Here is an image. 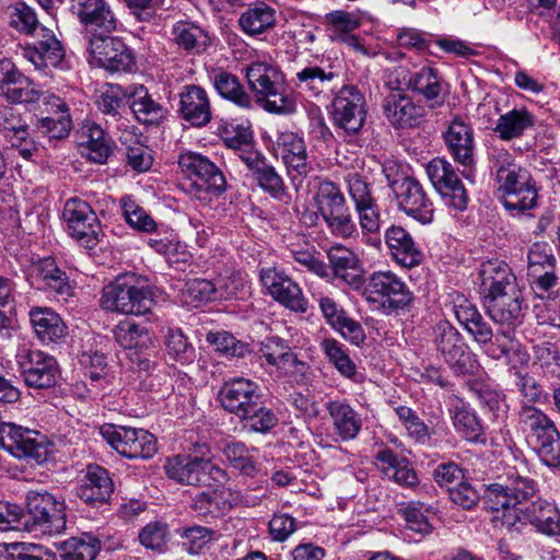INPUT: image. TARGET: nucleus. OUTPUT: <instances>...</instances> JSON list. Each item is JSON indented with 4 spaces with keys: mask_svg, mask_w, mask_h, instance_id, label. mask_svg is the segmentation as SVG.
Listing matches in <instances>:
<instances>
[{
    "mask_svg": "<svg viewBox=\"0 0 560 560\" xmlns=\"http://www.w3.org/2000/svg\"><path fill=\"white\" fill-rule=\"evenodd\" d=\"M492 163L504 208L513 215L535 208L538 195L529 172L505 149L493 151Z\"/></svg>",
    "mask_w": 560,
    "mask_h": 560,
    "instance_id": "f257e3e1",
    "label": "nucleus"
},
{
    "mask_svg": "<svg viewBox=\"0 0 560 560\" xmlns=\"http://www.w3.org/2000/svg\"><path fill=\"white\" fill-rule=\"evenodd\" d=\"M249 89L257 102L271 114L289 115L295 112V100L283 88L280 69L267 61H254L246 68Z\"/></svg>",
    "mask_w": 560,
    "mask_h": 560,
    "instance_id": "f03ea898",
    "label": "nucleus"
},
{
    "mask_svg": "<svg viewBox=\"0 0 560 560\" xmlns=\"http://www.w3.org/2000/svg\"><path fill=\"white\" fill-rule=\"evenodd\" d=\"M359 292L372 311L384 315L398 313L413 300L407 283L390 270L373 271L364 278V284Z\"/></svg>",
    "mask_w": 560,
    "mask_h": 560,
    "instance_id": "7ed1b4c3",
    "label": "nucleus"
},
{
    "mask_svg": "<svg viewBox=\"0 0 560 560\" xmlns=\"http://www.w3.org/2000/svg\"><path fill=\"white\" fill-rule=\"evenodd\" d=\"M520 423L540 460L549 467L560 466V433L553 421L540 409L523 406Z\"/></svg>",
    "mask_w": 560,
    "mask_h": 560,
    "instance_id": "20e7f679",
    "label": "nucleus"
},
{
    "mask_svg": "<svg viewBox=\"0 0 560 560\" xmlns=\"http://www.w3.org/2000/svg\"><path fill=\"white\" fill-rule=\"evenodd\" d=\"M178 165L186 178L184 189L194 198L206 200L208 195L220 196L226 190L222 171L206 155L186 151L179 155Z\"/></svg>",
    "mask_w": 560,
    "mask_h": 560,
    "instance_id": "39448f33",
    "label": "nucleus"
},
{
    "mask_svg": "<svg viewBox=\"0 0 560 560\" xmlns=\"http://www.w3.org/2000/svg\"><path fill=\"white\" fill-rule=\"evenodd\" d=\"M25 528L39 535L54 536L66 529V504L47 491L30 490L26 494Z\"/></svg>",
    "mask_w": 560,
    "mask_h": 560,
    "instance_id": "423d86ee",
    "label": "nucleus"
},
{
    "mask_svg": "<svg viewBox=\"0 0 560 560\" xmlns=\"http://www.w3.org/2000/svg\"><path fill=\"white\" fill-rule=\"evenodd\" d=\"M314 203L332 235L348 238L355 233V223L346 198L335 183L320 182L314 196Z\"/></svg>",
    "mask_w": 560,
    "mask_h": 560,
    "instance_id": "0eeeda50",
    "label": "nucleus"
},
{
    "mask_svg": "<svg viewBox=\"0 0 560 560\" xmlns=\"http://www.w3.org/2000/svg\"><path fill=\"white\" fill-rule=\"evenodd\" d=\"M133 276H124L103 289L101 305L104 310L121 314L143 315L154 304L149 287H137Z\"/></svg>",
    "mask_w": 560,
    "mask_h": 560,
    "instance_id": "6e6552de",
    "label": "nucleus"
},
{
    "mask_svg": "<svg viewBox=\"0 0 560 560\" xmlns=\"http://www.w3.org/2000/svg\"><path fill=\"white\" fill-rule=\"evenodd\" d=\"M434 345L455 375H470L479 370L477 355L451 323L443 320L435 325Z\"/></svg>",
    "mask_w": 560,
    "mask_h": 560,
    "instance_id": "1a4fd4ad",
    "label": "nucleus"
},
{
    "mask_svg": "<svg viewBox=\"0 0 560 560\" xmlns=\"http://www.w3.org/2000/svg\"><path fill=\"white\" fill-rule=\"evenodd\" d=\"M15 360L26 386L45 389L57 384L60 370L52 355L39 349L23 346L18 349Z\"/></svg>",
    "mask_w": 560,
    "mask_h": 560,
    "instance_id": "9d476101",
    "label": "nucleus"
},
{
    "mask_svg": "<svg viewBox=\"0 0 560 560\" xmlns=\"http://www.w3.org/2000/svg\"><path fill=\"white\" fill-rule=\"evenodd\" d=\"M100 433L117 453L130 459H149L158 451L154 435L143 429L106 424Z\"/></svg>",
    "mask_w": 560,
    "mask_h": 560,
    "instance_id": "9b49d317",
    "label": "nucleus"
},
{
    "mask_svg": "<svg viewBox=\"0 0 560 560\" xmlns=\"http://www.w3.org/2000/svg\"><path fill=\"white\" fill-rule=\"evenodd\" d=\"M334 125L347 133H358L366 118V100L364 94L353 84H346L334 95L330 105Z\"/></svg>",
    "mask_w": 560,
    "mask_h": 560,
    "instance_id": "f8f14e48",
    "label": "nucleus"
},
{
    "mask_svg": "<svg viewBox=\"0 0 560 560\" xmlns=\"http://www.w3.org/2000/svg\"><path fill=\"white\" fill-rule=\"evenodd\" d=\"M62 218L69 235L86 248H94L102 234V228L92 207L80 198L66 201Z\"/></svg>",
    "mask_w": 560,
    "mask_h": 560,
    "instance_id": "ddd939ff",
    "label": "nucleus"
},
{
    "mask_svg": "<svg viewBox=\"0 0 560 560\" xmlns=\"http://www.w3.org/2000/svg\"><path fill=\"white\" fill-rule=\"evenodd\" d=\"M275 144L293 185L301 186L303 179L315 171V162L308 156L303 137L293 131H282Z\"/></svg>",
    "mask_w": 560,
    "mask_h": 560,
    "instance_id": "4468645a",
    "label": "nucleus"
},
{
    "mask_svg": "<svg viewBox=\"0 0 560 560\" xmlns=\"http://www.w3.org/2000/svg\"><path fill=\"white\" fill-rule=\"evenodd\" d=\"M91 62L110 72L130 71L133 56L127 45L109 34H92L88 43Z\"/></svg>",
    "mask_w": 560,
    "mask_h": 560,
    "instance_id": "2eb2a0df",
    "label": "nucleus"
},
{
    "mask_svg": "<svg viewBox=\"0 0 560 560\" xmlns=\"http://www.w3.org/2000/svg\"><path fill=\"white\" fill-rule=\"evenodd\" d=\"M443 139L448 153L455 162L465 167L463 176L474 182L475 179V136L470 124L462 118L454 117L443 133Z\"/></svg>",
    "mask_w": 560,
    "mask_h": 560,
    "instance_id": "dca6fc26",
    "label": "nucleus"
},
{
    "mask_svg": "<svg viewBox=\"0 0 560 560\" xmlns=\"http://www.w3.org/2000/svg\"><path fill=\"white\" fill-rule=\"evenodd\" d=\"M427 175L445 202L456 210L467 207L468 196L453 165L445 159H433L427 165Z\"/></svg>",
    "mask_w": 560,
    "mask_h": 560,
    "instance_id": "f3484780",
    "label": "nucleus"
},
{
    "mask_svg": "<svg viewBox=\"0 0 560 560\" xmlns=\"http://www.w3.org/2000/svg\"><path fill=\"white\" fill-rule=\"evenodd\" d=\"M40 94L36 84L10 59H0V97L11 104H35Z\"/></svg>",
    "mask_w": 560,
    "mask_h": 560,
    "instance_id": "a211bd4d",
    "label": "nucleus"
},
{
    "mask_svg": "<svg viewBox=\"0 0 560 560\" xmlns=\"http://www.w3.org/2000/svg\"><path fill=\"white\" fill-rule=\"evenodd\" d=\"M535 493L536 482L534 479L518 472H510L505 485L494 483L487 488L485 502L488 509L499 513L500 506L522 504Z\"/></svg>",
    "mask_w": 560,
    "mask_h": 560,
    "instance_id": "6ab92c4d",
    "label": "nucleus"
},
{
    "mask_svg": "<svg viewBox=\"0 0 560 560\" xmlns=\"http://www.w3.org/2000/svg\"><path fill=\"white\" fill-rule=\"evenodd\" d=\"M70 10L89 32L110 34L119 21L108 0H70Z\"/></svg>",
    "mask_w": 560,
    "mask_h": 560,
    "instance_id": "aec40b11",
    "label": "nucleus"
},
{
    "mask_svg": "<svg viewBox=\"0 0 560 560\" xmlns=\"http://www.w3.org/2000/svg\"><path fill=\"white\" fill-rule=\"evenodd\" d=\"M260 281L269 294L287 308L296 313L307 311L308 303L302 289L282 271L264 268L260 270Z\"/></svg>",
    "mask_w": 560,
    "mask_h": 560,
    "instance_id": "412c9836",
    "label": "nucleus"
},
{
    "mask_svg": "<svg viewBox=\"0 0 560 560\" xmlns=\"http://www.w3.org/2000/svg\"><path fill=\"white\" fill-rule=\"evenodd\" d=\"M261 397L259 385L245 377L231 378L219 390L222 407L238 419L247 415L249 408L255 407V402Z\"/></svg>",
    "mask_w": 560,
    "mask_h": 560,
    "instance_id": "4be33fe9",
    "label": "nucleus"
},
{
    "mask_svg": "<svg viewBox=\"0 0 560 560\" xmlns=\"http://www.w3.org/2000/svg\"><path fill=\"white\" fill-rule=\"evenodd\" d=\"M28 279L33 287L54 293L58 301L67 302L73 294L69 277L51 257H45L33 262Z\"/></svg>",
    "mask_w": 560,
    "mask_h": 560,
    "instance_id": "5701e85b",
    "label": "nucleus"
},
{
    "mask_svg": "<svg viewBox=\"0 0 560 560\" xmlns=\"http://www.w3.org/2000/svg\"><path fill=\"white\" fill-rule=\"evenodd\" d=\"M330 270L328 280H338L354 291L364 284V269L359 256L351 249L336 245L327 253Z\"/></svg>",
    "mask_w": 560,
    "mask_h": 560,
    "instance_id": "b1692460",
    "label": "nucleus"
},
{
    "mask_svg": "<svg viewBox=\"0 0 560 560\" xmlns=\"http://www.w3.org/2000/svg\"><path fill=\"white\" fill-rule=\"evenodd\" d=\"M394 194L399 209L407 215L422 224L432 221L434 212L433 205L419 180L413 177L402 179V182L395 187Z\"/></svg>",
    "mask_w": 560,
    "mask_h": 560,
    "instance_id": "393cba45",
    "label": "nucleus"
},
{
    "mask_svg": "<svg viewBox=\"0 0 560 560\" xmlns=\"http://www.w3.org/2000/svg\"><path fill=\"white\" fill-rule=\"evenodd\" d=\"M210 454L209 447L199 446L198 454H178L168 457L164 464L165 474L180 483L189 486H206L203 472V456Z\"/></svg>",
    "mask_w": 560,
    "mask_h": 560,
    "instance_id": "a878e982",
    "label": "nucleus"
},
{
    "mask_svg": "<svg viewBox=\"0 0 560 560\" xmlns=\"http://www.w3.org/2000/svg\"><path fill=\"white\" fill-rule=\"evenodd\" d=\"M38 433L14 423L0 425V446L18 458L39 460L45 454L43 445L37 442Z\"/></svg>",
    "mask_w": 560,
    "mask_h": 560,
    "instance_id": "bb28decb",
    "label": "nucleus"
},
{
    "mask_svg": "<svg viewBox=\"0 0 560 560\" xmlns=\"http://www.w3.org/2000/svg\"><path fill=\"white\" fill-rule=\"evenodd\" d=\"M242 503L243 495L240 491L217 487L197 493L192 499L191 508L200 516L214 518L226 514Z\"/></svg>",
    "mask_w": 560,
    "mask_h": 560,
    "instance_id": "cd10ccee",
    "label": "nucleus"
},
{
    "mask_svg": "<svg viewBox=\"0 0 560 560\" xmlns=\"http://www.w3.org/2000/svg\"><path fill=\"white\" fill-rule=\"evenodd\" d=\"M383 112L394 128H413L421 124L424 108L405 93H389L383 101Z\"/></svg>",
    "mask_w": 560,
    "mask_h": 560,
    "instance_id": "c85d7f7f",
    "label": "nucleus"
},
{
    "mask_svg": "<svg viewBox=\"0 0 560 560\" xmlns=\"http://www.w3.org/2000/svg\"><path fill=\"white\" fill-rule=\"evenodd\" d=\"M479 280L482 298L520 290L516 277L510 266L499 259H491L481 264Z\"/></svg>",
    "mask_w": 560,
    "mask_h": 560,
    "instance_id": "c756f323",
    "label": "nucleus"
},
{
    "mask_svg": "<svg viewBox=\"0 0 560 560\" xmlns=\"http://www.w3.org/2000/svg\"><path fill=\"white\" fill-rule=\"evenodd\" d=\"M114 491V485L106 469L89 465L86 472L75 488V495L89 505L106 502Z\"/></svg>",
    "mask_w": 560,
    "mask_h": 560,
    "instance_id": "7c9ffc66",
    "label": "nucleus"
},
{
    "mask_svg": "<svg viewBox=\"0 0 560 560\" xmlns=\"http://www.w3.org/2000/svg\"><path fill=\"white\" fill-rule=\"evenodd\" d=\"M482 301L488 316L494 323L506 326L521 323L523 316L521 289L493 296H483Z\"/></svg>",
    "mask_w": 560,
    "mask_h": 560,
    "instance_id": "2f4dec72",
    "label": "nucleus"
},
{
    "mask_svg": "<svg viewBox=\"0 0 560 560\" xmlns=\"http://www.w3.org/2000/svg\"><path fill=\"white\" fill-rule=\"evenodd\" d=\"M179 113L194 127H203L211 120L208 93L199 85H185L179 93Z\"/></svg>",
    "mask_w": 560,
    "mask_h": 560,
    "instance_id": "473e14b6",
    "label": "nucleus"
},
{
    "mask_svg": "<svg viewBox=\"0 0 560 560\" xmlns=\"http://www.w3.org/2000/svg\"><path fill=\"white\" fill-rule=\"evenodd\" d=\"M2 131L11 149L26 161L38 151L37 142L30 136L27 124L11 108L2 112Z\"/></svg>",
    "mask_w": 560,
    "mask_h": 560,
    "instance_id": "72a5a7b5",
    "label": "nucleus"
},
{
    "mask_svg": "<svg viewBox=\"0 0 560 560\" xmlns=\"http://www.w3.org/2000/svg\"><path fill=\"white\" fill-rule=\"evenodd\" d=\"M38 40L34 46L24 50V57L36 69L59 67L65 58V49L55 34L46 27H40L36 34Z\"/></svg>",
    "mask_w": 560,
    "mask_h": 560,
    "instance_id": "f704fd0d",
    "label": "nucleus"
},
{
    "mask_svg": "<svg viewBox=\"0 0 560 560\" xmlns=\"http://www.w3.org/2000/svg\"><path fill=\"white\" fill-rule=\"evenodd\" d=\"M126 98L136 119L143 125H158L166 115L164 106L142 84L127 86Z\"/></svg>",
    "mask_w": 560,
    "mask_h": 560,
    "instance_id": "c9c22d12",
    "label": "nucleus"
},
{
    "mask_svg": "<svg viewBox=\"0 0 560 560\" xmlns=\"http://www.w3.org/2000/svg\"><path fill=\"white\" fill-rule=\"evenodd\" d=\"M30 323L37 339L48 345L67 335V326L60 315L50 307L34 306L28 312Z\"/></svg>",
    "mask_w": 560,
    "mask_h": 560,
    "instance_id": "e433bc0d",
    "label": "nucleus"
},
{
    "mask_svg": "<svg viewBox=\"0 0 560 560\" xmlns=\"http://www.w3.org/2000/svg\"><path fill=\"white\" fill-rule=\"evenodd\" d=\"M384 240L397 264L411 268L421 262L422 253L404 228L398 225L389 226L385 232Z\"/></svg>",
    "mask_w": 560,
    "mask_h": 560,
    "instance_id": "4c0bfd02",
    "label": "nucleus"
},
{
    "mask_svg": "<svg viewBox=\"0 0 560 560\" xmlns=\"http://www.w3.org/2000/svg\"><path fill=\"white\" fill-rule=\"evenodd\" d=\"M480 346L487 357L497 361L504 359L513 368L528 362V354L511 331H498L490 341L481 342Z\"/></svg>",
    "mask_w": 560,
    "mask_h": 560,
    "instance_id": "58836bf2",
    "label": "nucleus"
},
{
    "mask_svg": "<svg viewBox=\"0 0 560 560\" xmlns=\"http://www.w3.org/2000/svg\"><path fill=\"white\" fill-rule=\"evenodd\" d=\"M326 409L331 419L334 434L340 441H351L358 436L362 429L360 415L346 401L331 400Z\"/></svg>",
    "mask_w": 560,
    "mask_h": 560,
    "instance_id": "ea45409f",
    "label": "nucleus"
},
{
    "mask_svg": "<svg viewBox=\"0 0 560 560\" xmlns=\"http://www.w3.org/2000/svg\"><path fill=\"white\" fill-rule=\"evenodd\" d=\"M375 458L381 471L388 480L405 488H413L418 485V476L407 458L397 456L390 448L378 451Z\"/></svg>",
    "mask_w": 560,
    "mask_h": 560,
    "instance_id": "a19ab883",
    "label": "nucleus"
},
{
    "mask_svg": "<svg viewBox=\"0 0 560 560\" xmlns=\"http://www.w3.org/2000/svg\"><path fill=\"white\" fill-rule=\"evenodd\" d=\"M336 78H338V73L332 65L310 63L295 73L293 82L301 91L318 97Z\"/></svg>",
    "mask_w": 560,
    "mask_h": 560,
    "instance_id": "79ce46f5",
    "label": "nucleus"
},
{
    "mask_svg": "<svg viewBox=\"0 0 560 560\" xmlns=\"http://www.w3.org/2000/svg\"><path fill=\"white\" fill-rule=\"evenodd\" d=\"M171 35L175 46L188 55H200L210 46L208 32L191 21L175 22Z\"/></svg>",
    "mask_w": 560,
    "mask_h": 560,
    "instance_id": "37998d69",
    "label": "nucleus"
},
{
    "mask_svg": "<svg viewBox=\"0 0 560 560\" xmlns=\"http://www.w3.org/2000/svg\"><path fill=\"white\" fill-rule=\"evenodd\" d=\"M319 348L340 375L355 383L362 381L363 376L358 372L348 348L342 342L334 337H325L319 341Z\"/></svg>",
    "mask_w": 560,
    "mask_h": 560,
    "instance_id": "c03bdc74",
    "label": "nucleus"
},
{
    "mask_svg": "<svg viewBox=\"0 0 560 560\" xmlns=\"http://www.w3.org/2000/svg\"><path fill=\"white\" fill-rule=\"evenodd\" d=\"M524 520L548 536L560 535V512L550 502L538 499L525 508Z\"/></svg>",
    "mask_w": 560,
    "mask_h": 560,
    "instance_id": "a18cd8bd",
    "label": "nucleus"
},
{
    "mask_svg": "<svg viewBox=\"0 0 560 560\" xmlns=\"http://www.w3.org/2000/svg\"><path fill=\"white\" fill-rule=\"evenodd\" d=\"M276 21V10L265 2H257L241 14L238 25L245 34L257 36L271 30Z\"/></svg>",
    "mask_w": 560,
    "mask_h": 560,
    "instance_id": "49530a36",
    "label": "nucleus"
},
{
    "mask_svg": "<svg viewBox=\"0 0 560 560\" xmlns=\"http://www.w3.org/2000/svg\"><path fill=\"white\" fill-rule=\"evenodd\" d=\"M534 125L535 117L529 110L513 108L499 117L494 131L502 140L510 141L521 138Z\"/></svg>",
    "mask_w": 560,
    "mask_h": 560,
    "instance_id": "de8ad7c7",
    "label": "nucleus"
},
{
    "mask_svg": "<svg viewBox=\"0 0 560 560\" xmlns=\"http://www.w3.org/2000/svg\"><path fill=\"white\" fill-rule=\"evenodd\" d=\"M455 431L469 442L483 441V429L477 415L463 401L456 400L450 408Z\"/></svg>",
    "mask_w": 560,
    "mask_h": 560,
    "instance_id": "09e8293b",
    "label": "nucleus"
},
{
    "mask_svg": "<svg viewBox=\"0 0 560 560\" xmlns=\"http://www.w3.org/2000/svg\"><path fill=\"white\" fill-rule=\"evenodd\" d=\"M61 560H94L101 550V541L92 534L83 533L60 544Z\"/></svg>",
    "mask_w": 560,
    "mask_h": 560,
    "instance_id": "8fccbe9b",
    "label": "nucleus"
},
{
    "mask_svg": "<svg viewBox=\"0 0 560 560\" xmlns=\"http://www.w3.org/2000/svg\"><path fill=\"white\" fill-rule=\"evenodd\" d=\"M255 452L256 450H249L238 441H230L223 447V454L230 465L246 477H254L258 472Z\"/></svg>",
    "mask_w": 560,
    "mask_h": 560,
    "instance_id": "3c124183",
    "label": "nucleus"
},
{
    "mask_svg": "<svg viewBox=\"0 0 560 560\" xmlns=\"http://www.w3.org/2000/svg\"><path fill=\"white\" fill-rule=\"evenodd\" d=\"M212 80L215 90L222 97L232 101L241 107H250L252 98L234 74L221 70L214 73Z\"/></svg>",
    "mask_w": 560,
    "mask_h": 560,
    "instance_id": "603ef678",
    "label": "nucleus"
},
{
    "mask_svg": "<svg viewBox=\"0 0 560 560\" xmlns=\"http://www.w3.org/2000/svg\"><path fill=\"white\" fill-rule=\"evenodd\" d=\"M245 163L255 171L258 185L272 196L281 198L284 194V184L282 177L272 166L266 165L257 158H245Z\"/></svg>",
    "mask_w": 560,
    "mask_h": 560,
    "instance_id": "864d4df0",
    "label": "nucleus"
},
{
    "mask_svg": "<svg viewBox=\"0 0 560 560\" xmlns=\"http://www.w3.org/2000/svg\"><path fill=\"white\" fill-rule=\"evenodd\" d=\"M122 215L126 222L135 230L151 233L158 225L151 215L131 196L120 199Z\"/></svg>",
    "mask_w": 560,
    "mask_h": 560,
    "instance_id": "5fc2aeb1",
    "label": "nucleus"
},
{
    "mask_svg": "<svg viewBox=\"0 0 560 560\" xmlns=\"http://www.w3.org/2000/svg\"><path fill=\"white\" fill-rule=\"evenodd\" d=\"M410 89L428 101L436 100L442 90L438 72L431 67H423L411 73Z\"/></svg>",
    "mask_w": 560,
    "mask_h": 560,
    "instance_id": "6e6d98bb",
    "label": "nucleus"
},
{
    "mask_svg": "<svg viewBox=\"0 0 560 560\" xmlns=\"http://www.w3.org/2000/svg\"><path fill=\"white\" fill-rule=\"evenodd\" d=\"M9 23L12 27L25 34L39 32L38 20L34 10L24 2L8 7Z\"/></svg>",
    "mask_w": 560,
    "mask_h": 560,
    "instance_id": "4d7b16f0",
    "label": "nucleus"
},
{
    "mask_svg": "<svg viewBox=\"0 0 560 560\" xmlns=\"http://www.w3.org/2000/svg\"><path fill=\"white\" fill-rule=\"evenodd\" d=\"M241 421L244 425L255 432L266 433L275 428L278 423L276 413L265 407L260 400L255 402V407L249 408L247 415L243 416Z\"/></svg>",
    "mask_w": 560,
    "mask_h": 560,
    "instance_id": "13d9d810",
    "label": "nucleus"
},
{
    "mask_svg": "<svg viewBox=\"0 0 560 560\" xmlns=\"http://www.w3.org/2000/svg\"><path fill=\"white\" fill-rule=\"evenodd\" d=\"M214 299H217L215 284L207 279H191L186 282L182 291L183 302L194 307Z\"/></svg>",
    "mask_w": 560,
    "mask_h": 560,
    "instance_id": "bf43d9fd",
    "label": "nucleus"
},
{
    "mask_svg": "<svg viewBox=\"0 0 560 560\" xmlns=\"http://www.w3.org/2000/svg\"><path fill=\"white\" fill-rule=\"evenodd\" d=\"M394 410L410 438L419 443L429 441L430 429L413 409L407 406H398Z\"/></svg>",
    "mask_w": 560,
    "mask_h": 560,
    "instance_id": "052dcab7",
    "label": "nucleus"
},
{
    "mask_svg": "<svg viewBox=\"0 0 560 560\" xmlns=\"http://www.w3.org/2000/svg\"><path fill=\"white\" fill-rule=\"evenodd\" d=\"M557 259L551 246L546 242L534 243L527 253V275L541 270H553Z\"/></svg>",
    "mask_w": 560,
    "mask_h": 560,
    "instance_id": "680f3d73",
    "label": "nucleus"
},
{
    "mask_svg": "<svg viewBox=\"0 0 560 560\" xmlns=\"http://www.w3.org/2000/svg\"><path fill=\"white\" fill-rule=\"evenodd\" d=\"M148 245L158 254L166 257L170 265L178 261H187L189 253L172 235L165 237H150Z\"/></svg>",
    "mask_w": 560,
    "mask_h": 560,
    "instance_id": "e2e57ef3",
    "label": "nucleus"
},
{
    "mask_svg": "<svg viewBox=\"0 0 560 560\" xmlns=\"http://www.w3.org/2000/svg\"><path fill=\"white\" fill-rule=\"evenodd\" d=\"M207 340L214 349L228 357L244 358L250 352L248 345L238 341L232 334L228 331L210 332Z\"/></svg>",
    "mask_w": 560,
    "mask_h": 560,
    "instance_id": "0e129e2a",
    "label": "nucleus"
},
{
    "mask_svg": "<svg viewBox=\"0 0 560 560\" xmlns=\"http://www.w3.org/2000/svg\"><path fill=\"white\" fill-rule=\"evenodd\" d=\"M166 349L168 354L182 364L191 363L195 358V349L188 342L187 337L180 329H171L166 337Z\"/></svg>",
    "mask_w": 560,
    "mask_h": 560,
    "instance_id": "69168bd1",
    "label": "nucleus"
},
{
    "mask_svg": "<svg viewBox=\"0 0 560 560\" xmlns=\"http://www.w3.org/2000/svg\"><path fill=\"white\" fill-rule=\"evenodd\" d=\"M428 509L421 503H411L402 510L406 526L409 530L425 536L430 534L433 526L428 516Z\"/></svg>",
    "mask_w": 560,
    "mask_h": 560,
    "instance_id": "338daca9",
    "label": "nucleus"
},
{
    "mask_svg": "<svg viewBox=\"0 0 560 560\" xmlns=\"http://www.w3.org/2000/svg\"><path fill=\"white\" fill-rule=\"evenodd\" d=\"M347 190L354 207L372 205L375 199L372 196L370 184L359 173H349L345 177Z\"/></svg>",
    "mask_w": 560,
    "mask_h": 560,
    "instance_id": "774afa93",
    "label": "nucleus"
}]
</instances>
